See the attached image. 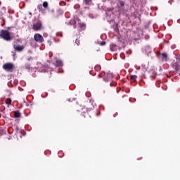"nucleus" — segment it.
<instances>
[{
	"label": "nucleus",
	"mask_w": 180,
	"mask_h": 180,
	"mask_svg": "<svg viewBox=\"0 0 180 180\" xmlns=\"http://www.w3.org/2000/svg\"><path fill=\"white\" fill-rule=\"evenodd\" d=\"M0 36L4 40H6V41L11 40V34L8 30H1Z\"/></svg>",
	"instance_id": "f257e3e1"
},
{
	"label": "nucleus",
	"mask_w": 180,
	"mask_h": 180,
	"mask_svg": "<svg viewBox=\"0 0 180 180\" xmlns=\"http://www.w3.org/2000/svg\"><path fill=\"white\" fill-rule=\"evenodd\" d=\"M80 29H85V23H79Z\"/></svg>",
	"instance_id": "ddd939ff"
},
{
	"label": "nucleus",
	"mask_w": 180,
	"mask_h": 180,
	"mask_svg": "<svg viewBox=\"0 0 180 180\" xmlns=\"http://www.w3.org/2000/svg\"><path fill=\"white\" fill-rule=\"evenodd\" d=\"M146 53H151V49H150V46H147L145 49Z\"/></svg>",
	"instance_id": "4468645a"
},
{
	"label": "nucleus",
	"mask_w": 180,
	"mask_h": 180,
	"mask_svg": "<svg viewBox=\"0 0 180 180\" xmlns=\"http://www.w3.org/2000/svg\"><path fill=\"white\" fill-rule=\"evenodd\" d=\"M62 65H63V61H61L60 60H56V67H62Z\"/></svg>",
	"instance_id": "9d476101"
},
{
	"label": "nucleus",
	"mask_w": 180,
	"mask_h": 180,
	"mask_svg": "<svg viewBox=\"0 0 180 180\" xmlns=\"http://www.w3.org/2000/svg\"><path fill=\"white\" fill-rule=\"evenodd\" d=\"M14 116L15 117H20V112H19V111H15L14 112Z\"/></svg>",
	"instance_id": "9b49d317"
},
{
	"label": "nucleus",
	"mask_w": 180,
	"mask_h": 180,
	"mask_svg": "<svg viewBox=\"0 0 180 180\" xmlns=\"http://www.w3.org/2000/svg\"><path fill=\"white\" fill-rule=\"evenodd\" d=\"M26 68H27L28 70H30V65H27V66H26Z\"/></svg>",
	"instance_id": "393cba45"
},
{
	"label": "nucleus",
	"mask_w": 180,
	"mask_h": 180,
	"mask_svg": "<svg viewBox=\"0 0 180 180\" xmlns=\"http://www.w3.org/2000/svg\"><path fill=\"white\" fill-rule=\"evenodd\" d=\"M111 86H116V82H113L112 84H110Z\"/></svg>",
	"instance_id": "5701e85b"
},
{
	"label": "nucleus",
	"mask_w": 180,
	"mask_h": 180,
	"mask_svg": "<svg viewBox=\"0 0 180 180\" xmlns=\"http://www.w3.org/2000/svg\"><path fill=\"white\" fill-rule=\"evenodd\" d=\"M34 39L37 43H43V41H44V38H43V36L40 34H35L34 35Z\"/></svg>",
	"instance_id": "20e7f679"
},
{
	"label": "nucleus",
	"mask_w": 180,
	"mask_h": 180,
	"mask_svg": "<svg viewBox=\"0 0 180 180\" xmlns=\"http://www.w3.org/2000/svg\"><path fill=\"white\" fill-rule=\"evenodd\" d=\"M131 79L136 81L137 79V75H131Z\"/></svg>",
	"instance_id": "2eb2a0df"
},
{
	"label": "nucleus",
	"mask_w": 180,
	"mask_h": 180,
	"mask_svg": "<svg viewBox=\"0 0 180 180\" xmlns=\"http://www.w3.org/2000/svg\"><path fill=\"white\" fill-rule=\"evenodd\" d=\"M120 6H124V1H120Z\"/></svg>",
	"instance_id": "412c9836"
},
{
	"label": "nucleus",
	"mask_w": 180,
	"mask_h": 180,
	"mask_svg": "<svg viewBox=\"0 0 180 180\" xmlns=\"http://www.w3.org/2000/svg\"><path fill=\"white\" fill-rule=\"evenodd\" d=\"M43 6H44V8H47V7L49 6V4H47L46 1H44V2L43 3Z\"/></svg>",
	"instance_id": "6ab92c4d"
},
{
	"label": "nucleus",
	"mask_w": 180,
	"mask_h": 180,
	"mask_svg": "<svg viewBox=\"0 0 180 180\" xmlns=\"http://www.w3.org/2000/svg\"><path fill=\"white\" fill-rule=\"evenodd\" d=\"M169 4H172V0L169 1Z\"/></svg>",
	"instance_id": "bb28decb"
},
{
	"label": "nucleus",
	"mask_w": 180,
	"mask_h": 180,
	"mask_svg": "<svg viewBox=\"0 0 180 180\" xmlns=\"http://www.w3.org/2000/svg\"><path fill=\"white\" fill-rule=\"evenodd\" d=\"M30 60H32V57H30V58H27L28 61H30Z\"/></svg>",
	"instance_id": "a878e982"
},
{
	"label": "nucleus",
	"mask_w": 180,
	"mask_h": 180,
	"mask_svg": "<svg viewBox=\"0 0 180 180\" xmlns=\"http://www.w3.org/2000/svg\"><path fill=\"white\" fill-rule=\"evenodd\" d=\"M4 70L5 71H8V72H12V70H13V64L12 63H5L3 65Z\"/></svg>",
	"instance_id": "7ed1b4c3"
},
{
	"label": "nucleus",
	"mask_w": 180,
	"mask_h": 180,
	"mask_svg": "<svg viewBox=\"0 0 180 180\" xmlns=\"http://www.w3.org/2000/svg\"><path fill=\"white\" fill-rule=\"evenodd\" d=\"M162 58L163 60V61H167L168 60V56L167 55V53H163L161 54Z\"/></svg>",
	"instance_id": "1a4fd4ad"
},
{
	"label": "nucleus",
	"mask_w": 180,
	"mask_h": 180,
	"mask_svg": "<svg viewBox=\"0 0 180 180\" xmlns=\"http://www.w3.org/2000/svg\"><path fill=\"white\" fill-rule=\"evenodd\" d=\"M77 23V21L75 20H72L70 21V25H75Z\"/></svg>",
	"instance_id": "a211bd4d"
},
{
	"label": "nucleus",
	"mask_w": 180,
	"mask_h": 180,
	"mask_svg": "<svg viewBox=\"0 0 180 180\" xmlns=\"http://www.w3.org/2000/svg\"><path fill=\"white\" fill-rule=\"evenodd\" d=\"M112 77V73H107L106 77H104L103 79L105 82H108L109 79H110Z\"/></svg>",
	"instance_id": "0eeeda50"
},
{
	"label": "nucleus",
	"mask_w": 180,
	"mask_h": 180,
	"mask_svg": "<svg viewBox=\"0 0 180 180\" xmlns=\"http://www.w3.org/2000/svg\"><path fill=\"white\" fill-rule=\"evenodd\" d=\"M38 71L39 72H46V69H42V70L39 69Z\"/></svg>",
	"instance_id": "aec40b11"
},
{
	"label": "nucleus",
	"mask_w": 180,
	"mask_h": 180,
	"mask_svg": "<svg viewBox=\"0 0 180 180\" xmlns=\"http://www.w3.org/2000/svg\"><path fill=\"white\" fill-rule=\"evenodd\" d=\"M75 43L77 46H79V40L76 39Z\"/></svg>",
	"instance_id": "4be33fe9"
},
{
	"label": "nucleus",
	"mask_w": 180,
	"mask_h": 180,
	"mask_svg": "<svg viewBox=\"0 0 180 180\" xmlns=\"http://www.w3.org/2000/svg\"><path fill=\"white\" fill-rule=\"evenodd\" d=\"M172 49H175V46H172Z\"/></svg>",
	"instance_id": "cd10ccee"
},
{
	"label": "nucleus",
	"mask_w": 180,
	"mask_h": 180,
	"mask_svg": "<svg viewBox=\"0 0 180 180\" xmlns=\"http://www.w3.org/2000/svg\"><path fill=\"white\" fill-rule=\"evenodd\" d=\"M37 9H39V12H41V9H43V6L41 4L37 6Z\"/></svg>",
	"instance_id": "dca6fc26"
},
{
	"label": "nucleus",
	"mask_w": 180,
	"mask_h": 180,
	"mask_svg": "<svg viewBox=\"0 0 180 180\" xmlns=\"http://www.w3.org/2000/svg\"><path fill=\"white\" fill-rule=\"evenodd\" d=\"M110 11H112V8H110Z\"/></svg>",
	"instance_id": "c85d7f7f"
},
{
	"label": "nucleus",
	"mask_w": 180,
	"mask_h": 180,
	"mask_svg": "<svg viewBox=\"0 0 180 180\" xmlns=\"http://www.w3.org/2000/svg\"><path fill=\"white\" fill-rule=\"evenodd\" d=\"M6 103L7 105H11L12 104V100L11 98H8L6 100Z\"/></svg>",
	"instance_id": "f8f14e48"
},
{
	"label": "nucleus",
	"mask_w": 180,
	"mask_h": 180,
	"mask_svg": "<svg viewBox=\"0 0 180 180\" xmlns=\"http://www.w3.org/2000/svg\"><path fill=\"white\" fill-rule=\"evenodd\" d=\"M172 66H173V68H174V70L176 71H178L179 70H180L179 61H176V62L173 63Z\"/></svg>",
	"instance_id": "39448f33"
},
{
	"label": "nucleus",
	"mask_w": 180,
	"mask_h": 180,
	"mask_svg": "<svg viewBox=\"0 0 180 180\" xmlns=\"http://www.w3.org/2000/svg\"><path fill=\"white\" fill-rule=\"evenodd\" d=\"M41 21H38L33 24L32 29L34 32H39V30H41Z\"/></svg>",
	"instance_id": "f03ea898"
},
{
	"label": "nucleus",
	"mask_w": 180,
	"mask_h": 180,
	"mask_svg": "<svg viewBox=\"0 0 180 180\" xmlns=\"http://www.w3.org/2000/svg\"><path fill=\"white\" fill-rule=\"evenodd\" d=\"M110 49L111 51H116L117 50V46H116L115 44H111L110 45Z\"/></svg>",
	"instance_id": "6e6552de"
},
{
	"label": "nucleus",
	"mask_w": 180,
	"mask_h": 180,
	"mask_svg": "<svg viewBox=\"0 0 180 180\" xmlns=\"http://www.w3.org/2000/svg\"><path fill=\"white\" fill-rule=\"evenodd\" d=\"M84 3L86 4V5H89V4H91V0H84Z\"/></svg>",
	"instance_id": "f3484780"
},
{
	"label": "nucleus",
	"mask_w": 180,
	"mask_h": 180,
	"mask_svg": "<svg viewBox=\"0 0 180 180\" xmlns=\"http://www.w3.org/2000/svg\"><path fill=\"white\" fill-rule=\"evenodd\" d=\"M105 44H106V42H105V41H101V46H105Z\"/></svg>",
	"instance_id": "b1692460"
},
{
	"label": "nucleus",
	"mask_w": 180,
	"mask_h": 180,
	"mask_svg": "<svg viewBox=\"0 0 180 180\" xmlns=\"http://www.w3.org/2000/svg\"><path fill=\"white\" fill-rule=\"evenodd\" d=\"M13 49H15L16 51H22V50L25 49V46L20 45H14Z\"/></svg>",
	"instance_id": "423d86ee"
},
{
	"label": "nucleus",
	"mask_w": 180,
	"mask_h": 180,
	"mask_svg": "<svg viewBox=\"0 0 180 180\" xmlns=\"http://www.w3.org/2000/svg\"><path fill=\"white\" fill-rule=\"evenodd\" d=\"M179 75H180V73L179 74Z\"/></svg>",
	"instance_id": "c756f323"
}]
</instances>
